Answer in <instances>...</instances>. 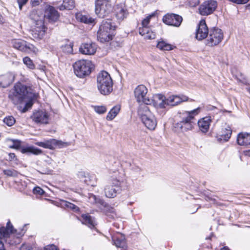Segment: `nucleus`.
I'll return each instance as SVG.
<instances>
[{"label":"nucleus","mask_w":250,"mask_h":250,"mask_svg":"<svg viewBox=\"0 0 250 250\" xmlns=\"http://www.w3.org/2000/svg\"><path fill=\"white\" fill-rule=\"evenodd\" d=\"M123 174L117 171L111 176L109 183L104 188V193L106 197L113 198L117 196L123 182Z\"/></svg>","instance_id":"obj_1"},{"label":"nucleus","mask_w":250,"mask_h":250,"mask_svg":"<svg viewBox=\"0 0 250 250\" xmlns=\"http://www.w3.org/2000/svg\"><path fill=\"white\" fill-rule=\"evenodd\" d=\"M200 108H197L190 111H184L180 114V120L175 124L174 127L181 132H186L192 130L193 127L192 120L197 115Z\"/></svg>","instance_id":"obj_2"},{"label":"nucleus","mask_w":250,"mask_h":250,"mask_svg":"<svg viewBox=\"0 0 250 250\" xmlns=\"http://www.w3.org/2000/svg\"><path fill=\"white\" fill-rule=\"evenodd\" d=\"M138 114L144 125L150 130H154L157 122L155 116L150 111L147 105H140L138 109Z\"/></svg>","instance_id":"obj_3"},{"label":"nucleus","mask_w":250,"mask_h":250,"mask_svg":"<svg viewBox=\"0 0 250 250\" xmlns=\"http://www.w3.org/2000/svg\"><path fill=\"white\" fill-rule=\"evenodd\" d=\"M115 30V26L110 20H103L97 33L98 40L101 42L111 41Z\"/></svg>","instance_id":"obj_4"},{"label":"nucleus","mask_w":250,"mask_h":250,"mask_svg":"<svg viewBox=\"0 0 250 250\" xmlns=\"http://www.w3.org/2000/svg\"><path fill=\"white\" fill-rule=\"evenodd\" d=\"M97 88L101 94L106 95L113 90V82L110 75L106 71H101L97 78Z\"/></svg>","instance_id":"obj_5"},{"label":"nucleus","mask_w":250,"mask_h":250,"mask_svg":"<svg viewBox=\"0 0 250 250\" xmlns=\"http://www.w3.org/2000/svg\"><path fill=\"white\" fill-rule=\"evenodd\" d=\"M28 87L21 83H16L9 93V98L15 104H18L27 97Z\"/></svg>","instance_id":"obj_6"},{"label":"nucleus","mask_w":250,"mask_h":250,"mask_svg":"<svg viewBox=\"0 0 250 250\" xmlns=\"http://www.w3.org/2000/svg\"><path fill=\"white\" fill-rule=\"evenodd\" d=\"M73 67L75 75L78 77L83 78L91 73L93 64L89 60H81L76 62Z\"/></svg>","instance_id":"obj_7"},{"label":"nucleus","mask_w":250,"mask_h":250,"mask_svg":"<svg viewBox=\"0 0 250 250\" xmlns=\"http://www.w3.org/2000/svg\"><path fill=\"white\" fill-rule=\"evenodd\" d=\"M25 230L21 229L19 231L17 230H14L12 225L11 224L10 221L7 223L6 227H1L0 229V241L2 237H7L9 236V238L16 237V240L12 244H17L20 243V239L24 235Z\"/></svg>","instance_id":"obj_8"},{"label":"nucleus","mask_w":250,"mask_h":250,"mask_svg":"<svg viewBox=\"0 0 250 250\" xmlns=\"http://www.w3.org/2000/svg\"><path fill=\"white\" fill-rule=\"evenodd\" d=\"M112 6L110 0H95V12L99 17L104 18L108 16L113 11Z\"/></svg>","instance_id":"obj_9"},{"label":"nucleus","mask_w":250,"mask_h":250,"mask_svg":"<svg viewBox=\"0 0 250 250\" xmlns=\"http://www.w3.org/2000/svg\"><path fill=\"white\" fill-rule=\"evenodd\" d=\"M35 11H32L30 17L35 22V27L32 30V35L35 38L41 39L45 33L43 22L40 16L35 15Z\"/></svg>","instance_id":"obj_10"},{"label":"nucleus","mask_w":250,"mask_h":250,"mask_svg":"<svg viewBox=\"0 0 250 250\" xmlns=\"http://www.w3.org/2000/svg\"><path fill=\"white\" fill-rule=\"evenodd\" d=\"M224 35L222 31L218 28L210 29L206 40V45L208 46H214L218 45L222 41Z\"/></svg>","instance_id":"obj_11"},{"label":"nucleus","mask_w":250,"mask_h":250,"mask_svg":"<svg viewBox=\"0 0 250 250\" xmlns=\"http://www.w3.org/2000/svg\"><path fill=\"white\" fill-rule=\"evenodd\" d=\"M35 144L38 146L51 150H53L57 147L62 148L69 145L67 142H64L54 139L44 140L43 142H37L35 143Z\"/></svg>","instance_id":"obj_12"},{"label":"nucleus","mask_w":250,"mask_h":250,"mask_svg":"<svg viewBox=\"0 0 250 250\" xmlns=\"http://www.w3.org/2000/svg\"><path fill=\"white\" fill-rule=\"evenodd\" d=\"M153 16L154 14L149 15L144 19L142 22V26L139 28V34L143 36L145 39L151 40L155 38V34L147 26L149 23L150 19Z\"/></svg>","instance_id":"obj_13"},{"label":"nucleus","mask_w":250,"mask_h":250,"mask_svg":"<svg viewBox=\"0 0 250 250\" xmlns=\"http://www.w3.org/2000/svg\"><path fill=\"white\" fill-rule=\"evenodd\" d=\"M135 97L138 103H143L145 105H148L151 101L149 100L146 94L147 88L143 84L137 86L134 91Z\"/></svg>","instance_id":"obj_14"},{"label":"nucleus","mask_w":250,"mask_h":250,"mask_svg":"<svg viewBox=\"0 0 250 250\" xmlns=\"http://www.w3.org/2000/svg\"><path fill=\"white\" fill-rule=\"evenodd\" d=\"M217 3L216 1L210 0L204 2L199 8V13L203 16H207L212 14L216 9Z\"/></svg>","instance_id":"obj_15"},{"label":"nucleus","mask_w":250,"mask_h":250,"mask_svg":"<svg viewBox=\"0 0 250 250\" xmlns=\"http://www.w3.org/2000/svg\"><path fill=\"white\" fill-rule=\"evenodd\" d=\"M183 21L181 16L174 14H167L163 17V21L167 25L179 27Z\"/></svg>","instance_id":"obj_16"},{"label":"nucleus","mask_w":250,"mask_h":250,"mask_svg":"<svg viewBox=\"0 0 250 250\" xmlns=\"http://www.w3.org/2000/svg\"><path fill=\"white\" fill-rule=\"evenodd\" d=\"M209 32V30H208L205 20H201L196 29V38L199 41L203 40L208 37Z\"/></svg>","instance_id":"obj_17"},{"label":"nucleus","mask_w":250,"mask_h":250,"mask_svg":"<svg viewBox=\"0 0 250 250\" xmlns=\"http://www.w3.org/2000/svg\"><path fill=\"white\" fill-rule=\"evenodd\" d=\"M32 120L37 124H47L49 121V115L46 111L39 110L33 113L31 116Z\"/></svg>","instance_id":"obj_18"},{"label":"nucleus","mask_w":250,"mask_h":250,"mask_svg":"<svg viewBox=\"0 0 250 250\" xmlns=\"http://www.w3.org/2000/svg\"><path fill=\"white\" fill-rule=\"evenodd\" d=\"M166 107L167 106H176L182 102H186L188 100V97L183 95H171L167 98H166Z\"/></svg>","instance_id":"obj_19"},{"label":"nucleus","mask_w":250,"mask_h":250,"mask_svg":"<svg viewBox=\"0 0 250 250\" xmlns=\"http://www.w3.org/2000/svg\"><path fill=\"white\" fill-rule=\"evenodd\" d=\"M115 15L119 20H123L126 18L128 13L124 2L117 4L113 8Z\"/></svg>","instance_id":"obj_20"},{"label":"nucleus","mask_w":250,"mask_h":250,"mask_svg":"<svg viewBox=\"0 0 250 250\" xmlns=\"http://www.w3.org/2000/svg\"><path fill=\"white\" fill-rule=\"evenodd\" d=\"M149 104H153L156 108H165L166 107V97L160 94H157L153 95L152 99L149 98Z\"/></svg>","instance_id":"obj_21"},{"label":"nucleus","mask_w":250,"mask_h":250,"mask_svg":"<svg viewBox=\"0 0 250 250\" xmlns=\"http://www.w3.org/2000/svg\"><path fill=\"white\" fill-rule=\"evenodd\" d=\"M15 74L8 72L0 75V87L6 88L9 86L14 81Z\"/></svg>","instance_id":"obj_22"},{"label":"nucleus","mask_w":250,"mask_h":250,"mask_svg":"<svg viewBox=\"0 0 250 250\" xmlns=\"http://www.w3.org/2000/svg\"><path fill=\"white\" fill-rule=\"evenodd\" d=\"M97 45L93 42L85 43L81 44L79 50L83 54L91 55L96 51Z\"/></svg>","instance_id":"obj_23"},{"label":"nucleus","mask_w":250,"mask_h":250,"mask_svg":"<svg viewBox=\"0 0 250 250\" xmlns=\"http://www.w3.org/2000/svg\"><path fill=\"white\" fill-rule=\"evenodd\" d=\"M211 119L210 116L204 117L200 119L198 122V126L199 129L203 133L208 131Z\"/></svg>","instance_id":"obj_24"},{"label":"nucleus","mask_w":250,"mask_h":250,"mask_svg":"<svg viewBox=\"0 0 250 250\" xmlns=\"http://www.w3.org/2000/svg\"><path fill=\"white\" fill-rule=\"evenodd\" d=\"M237 143L240 146L250 145V133H240L237 136Z\"/></svg>","instance_id":"obj_25"},{"label":"nucleus","mask_w":250,"mask_h":250,"mask_svg":"<svg viewBox=\"0 0 250 250\" xmlns=\"http://www.w3.org/2000/svg\"><path fill=\"white\" fill-rule=\"evenodd\" d=\"M114 245L118 248L125 249L126 248V243L125 236L119 234L113 237Z\"/></svg>","instance_id":"obj_26"},{"label":"nucleus","mask_w":250,"mask_h":250,"mask_svg":"<svg viewBox=\"0 0 250 250\" xmlns=\"http://www.w3.org/2000/svg\"><path fill=\"white\" fill-rule=\"evenodd\" d=\"M232 134V130L230 127L229 125H226V127L222 128L221 132L220 137L219 139L224 141H228L230 138Z\"/></svg>","instance_id":"obj_27"},{"label":"nucleus","mask_w":250,"mask_h":250,"mask_svg":"<svg viewBox=\"0 0 250 250\" xmlns=\"http://www.w3.org/2000/svg\"><path fill=\"white\" fill-rule=\"evenodd\" d=\"M21 152L23 154H33L39 155L42 153V150L33 146L23 147L21 148Z\"/></svg>","instance_id":"obj_28"},{"label":"nucleus","mask_w":250,"mask_h":250,"mask_svg":"<svg viewBox=\"0 0 250 250\" xmlns=\"http://www.w3.org/2000/svg\"><path fill=\"white\" fill-rule=\"evenodd\" d=\"M45 16L49 20L53 21H57L59 17L58 11L53 7H50L48 8L45 12Z\"/></svg>","instance_id":"obj_29"},{"label":"nucleus","mask_w":250,"mask_h":250,"mask_svg":"<svg viewBox=\"0 0 250 250\" xmlns=\"http://www.w3.org/2000/svg\"><path fill=\"white\" fill-rule=\"evenodd\" d=\"M25 41L20 39H14L12 41V44L14 48L21 51L25 50Z\"/></svg>","instance_id":"obj_30"},{"label":"nucleus","mask_w":250,"mask_h":250,"mask_svg":"<svg viewBox=\"0 0 250 250\" xmlns=\"http://www.w3.org/2000/svg\"><path fill=\"white\" fill-rule=\"evenodd\" d=\"M83 223L87 225L89 228H93L96 224L93 219L88 214H83L82 215Z\"/></svg>","instance_id":"obj_31"},{"label":"nucleus","mask_w":250,"mask_h":250,"mask_svg":"<svg viewBox=\"0 0 250 250\" xmlns=\"http://www.w3.org/2000/svg\"><path fill=\"white\" fill-rule=\"evenodd\" d=\"M74 7L73 0H63V3L58 7L60 10H71Z\"/></svg>","instance_id":"obj_32"},{"label":"nucleus","mask_w":250,"mask_h":250,"mask_svg":"<svg viewBox=\"0 0 250 250\" xmlns=\"http://www.w3.org/2000/svg\"><path fill=\"white\" fill-rule=\"evenodd\" d=\"M120 110V106L116 105L114 106L108 113L106 116V119L108 121L113 120L118 115Z\"/></svg>","instance_id":"obj_33"},{"label":"nucleus","mask_w":250,"mask_h":250,"mask_svg":"<svg viewBox=\"0 0 250 250\" xmlns=\"http://www.w3.org/2000/svg\"><path fill=\"white\" fill-rule=\"evenodd\" d=\"M76 18L78 21L85 23H92L94 21V19L88 16L83 15L80 13L77 14Z\"/></svg>","instance_id":"obj_34"},{"label":"nucleus","mask_w":250,"mask_h":250,"mask_svg":"<svg viewBox=\"0 0 250 250\" xmlns=\"http://www.w3.org/2000/svg\"><path fill=\"white\" fill-rule=\"evenodd\" d=\"M157 48L163 51H169L174 48V47L170 44H169L164 41L158 42L157 45Z\"/></svg>","instance_id":"obj_35"},{"label":"nucleus","mask_w":250,"mask_h":250,"mask_svg":"<svg viewBox=\"0 0 250 250\" xmlns=\"http://www.w3.org/2000/svg\"><path fill=\"white\" fill-rule=\"evenodd\" d=\"M25 50H23L22 52H25L28 53L31 52L37 53L38 52V49L34 46L33 44L25 42V45H24Z\"/></svg>","instance_id":"obj_36"},{"label":"nucleus","mask_w":250,"mask_h":250,"mask_svg":"<svg viewBox=\"0 0 250 250\" xmlns=\"http://www.w3.org/2000/svg\"><path fill=\"white\" fill-rule=\"evenodd\" d=\"M83 182L87 185L95 186L96 184V178L94 175H89L87 174L86 178L83 179Z\"/></svg>","instance_id":"obj_37"},{"label":"nucleus","mask_w":250,"mask_h":250,"mask_svg":"<svg viewBox=\"0 0 250 250\" xmlns=\"http://www.w3.org/2000/svg\"><path fill=\"white\" fill-rule=\"evenodd\" d=\"M7 142L12 143V144L9 146L11 148L19 149L21 147V142L20 140L8 139H7Z\"/></svg>","instance_id":"obj_38"},{"label":"nucleus","mask_w":250,"mask_h":250,"mask_svg":"<svg viewBox=\"0 0 250 250\" xmlns=\"http://www.w3.org/2000/svg\"><path fill=\"white\" fill-rule=\"evenodd\" d=\"M23 62L28 68L31 69H34L35 68V65L33 62L32 60L28 57H25L23 58Z\"/></svg>","instance_id":"obj_39"},{"label":"nucleus","mask_w":250,"mask_h":250,"mask_svg":"<svg viewBox=\"0 0 250 250\" xmlns=\"http://www.w3.org/2000/svg\"><path fill=\"white\" fill-rule=\"evenodd\" d=\"M92 107L94 111L99 114H104L107 110L106 106L104 105H94Z\"/></svg>","instance_id":"obj_40"},{"label":"nucleus","mask_w":250,"mask_h":250,"mask_svg":"<svg viewBox=\"0 0 250 250\" xmlns=\"http://www.w3.org/2000/svg\"><path fill=\"white\" fill-rule=\"evenodd\" d=\"M15 122V118L11 116L6 117L3 119V122L8 126H11L14 125Z\"/></svg>","instance_id":"obj_41"},{"label":"nucleus","mask_w":250,"mask_h":250,"mask_svg":"<svg viewBox=\"0 0 250 250\" xmlns=\"http://www.w3.org/2000/svg\"><path fill=\"white\" fill-rule=\"evenodd\" d=\"M3 172L7 176L17 177L19 174V173L14 169H4Z\"/></svg>","instance_id":"obj_42"},{"label":"nucleus","mask_w":250,"mask_h":250,"mask_svg":"<svg viewBox=\"0 0 250 250\" xmlns=\"http://www.w3.org/2000/svg\"><path fill=\"white\" fill-rule=\"evenodd\" d=\"M106 213L107 216L112 219H114L117 216L115 209L112 207L107 208Z\"/></svg>","instance_id":"obj_43"},{"label":"nucleus","mask_w":250,"mask_h":250,"mask_svg":"<svg viewBox=\"0 0 250 250\" xmlns=\"http://www.w3.org/2000/svg\"><path fill=\"white\" fill-rule=\"evenodd\" d=\"M62 50L65 53L72 54L73 53V45L71 43L65 45L62 47Z\"/></svg>","instance_id":"obj_44"},{"label":"nucleus","mask_w":250,"mask_h":250,"mask_svg":"<svg viewBox=\"0 0 250 250\" xmlns=\"http://www.w3.org/2000/svg\"><path fill=\"white\" fill-rule=\"evenodd\" d=\"M63 203L64 205L68 208H70L74 210H78V208L72 203L66 201H64Z\"/></svg>","instance_id":"obj_45"},{"label":"nucleus","mask_w":250,"mask_h":250,"mask_svg":"<svg viewBox=\"0 0 250 250\" xmlns=\"http://www.w3.org/2000/svg\"><path fill=\"white\" fill-rule=\"evenodd\" d=\"M33 193L35 194L41 195L43 194L44 192L42 188L39 187H37L33 189Z\"/></svg>","instance_id":"obj_46"},{"label":"nucleus","mask_w":250,"mask_h":250,"mask_svg":"<svg viewBox=\"0 0 250 250\" xmlns=\"http://www.w3.org/2000/svg\"><path fill=\"white\" fill-rule=\"evenodd\" d=\"M77 176L82 181H83V179L86 178L87 174L83 171H79Z\"/></svg>","instance_id":"obj_47"},{"label":"nucleus","mask_w":250,"mask_h":250,"mask_svg":"<svg viewBox=\"0 0 250 250\" xmlns=\"http://www.w3.org/2000/svg\"><path fill=\"white\" fill-rule=\"evenodd\" d=\"M229 1L237 4H242L247 3L249 0H229Z\"/></svg>","instance_id":"obj_48"},{"label":"nucleus","mask_w":250,"mask_h":250,"mask_svg":"<svg viewBox=\"0 0 250 250\" xmlns=\"http://www.w3.org/2000/svg\"><path fill=\"white\" fill-rule=\"evenodd\" d=\"M20 10L22 9V6L28 1V0H17Z\"/></svg>","instance_id":"obj_49"},{"label":"nucleus","mask_w":250,"mask_h":250,"mask_svg":"<svg viewBox=\"0 0 250 250\" xmlns=\"http://www.w3.org/2000/svg\"><path fill=\"white\" fill-rule=\"evenodd\" d=\"M9 158L8 160L10 161H15L17 162L18 159L15 155V154L13 153H10L8 154Z\"/></svg>","instance_id":"obj_50"},{"label":"nucleus","mask_w":250,"mask_h":250,"mask_svg":"<svg viewBox=\"0 0 250 250\" xmlns=\"http://www.w3.org/2000/svg\"><path fill=\"white\" fill-rule=\"evenodd\" d=\"M42 0H30V3L32 6H36L39 5Z\"/></svg>","instance_id":"obj_51"},{"label":"nucleus","mask_w":250,"mask_h":250,"mask_svg":"<svg viewBox=\"0 0 250 250\" xmlns=\"http://www.w3.org/2000/svg\"><path fill=\"white\" fill-rule=\"evenodd\" d=\"M31 246L25 244H23L20 249V250H31Z\"/></svg>","instance_id":"obj_52"},{"label":"nucleus","mask_w":250,"mask_h":250,"mask_svg":"<svg viewBox=\"0 0 250 250\" xmlns=\"http://www.w3.org/2000/svg\"><path fill=\"white\" fill-rule=\"evenodd\" d=\"M89 200L92 203H97V198L95 195L91 194L89 196Z\"/></svg>","instance_id":"obj_53"},{"label":"nucleus","mask_w":250,"mask_h":250,"mask_svg":"<svg viewBox=\"0 0 250 250\" xmlns=\"http://www.w3.org/2000/svg\"><path fill=\"white\" fill-rule=\"evenodd\" d=\"M44 250H59L55 245L48 246L44 248Z\"/></svg>","instance_id":"obj_54"},{"label":"nucleus","mask_w":250,"mask_h":250,"mask_svg":"<svg viewBox=\"0 0 250 250\" xmlns=\"http://www.w3.org/2000/svg\"><path fill=\"white\" fill-rule=\"evenodd\" d=\"M4 22V20L2 15L0 14V24H3Z\"/></svg>","instance_id":"obj_55"},{"label":"nucleus","mask_w":250,"mask_h":250,"mask_svg":"<svg viewBox=\"0 0 250 250\" xmlns=\"http://www.w3.org/2000/svg\"><path fill=\"white\" fill-rule=\"evenodd\" d=\"M0 250H5L3 244L2 243L1 241H0Z\"/></svg>","instance_id":"obj_56"},{"label":"nucleus","mask_w":250,"mask_h":250,"mask_svg":"<svg viewBox=\"0 0 250 250\" xmlns=\"http://www.w3.org/2000/svg\"><path fill=\"white\" fill-rule=\"evenodd\" d=\"M221 250H229L228 247H223Z\"/></svg>","instance_id":"obj_57"},{"label":"nucleus","mask_w":250,"mask_h":250,"mask_svg":"<svg viewBox=\"0 0 250 250\" xmlns=\"http://www.w3.org/2000/svg\"><path fill=\"white\" fill-rule=\"evenodd\" d=\"M247 9L250 10V3L246 6Z\"/></svg>","instance_id":"obj_58"},{"label":"nucleus","mask_w":250,"mask_h":250,"mask_svg":"<svg viewBox=\"0 0 250 250\" xmlns=\"http://www.w3.org/2000/svg\"><path fill=\"white\" fill-rule=\"evenodd\" d=\"M248 91L250 93V87L247 88Z\"/></svg>","instance_id":"obj_59"},{"label":"nucleus","mask_w":250,"mask_h":250,"mask_svg":"<svg viewBox=\"0 0 250 250\" xmlns=\"http://www.w3.org/2000/svg\"><path fill=\"white\" fill-rule=\"evenodd\" d=\"M198 209V208H197L196 209V211H197Z\"/></svg>","instance_id":"obj_60"},{"label":"nucleus","mask_w":250,"mask_h":250,"mask_svg":"<svg viewBox=\"0 0 250 250\" xmlns=\"http://www.w3.org/2000/svg\"><path fill=\"white\" fill-rule=\"evenodd\" d=\"M198 209V208H197L196 209V211H197Z\"/></svg>","instance_id":"obj_61"},{"label":"nucleus","mask_w":250,"mask_h":250,"mask_svg":"<svg viewBox=\"0 0 250 250\" xmlns=\"http://www.w3.org/2000/svg\"><path fill=\"white\" fill-rule=\"evenodd\" d=\"M198 209V208H197L196 209V211H197Z\"/></svg>","instance_id":"obj_62"}]
</instances>
